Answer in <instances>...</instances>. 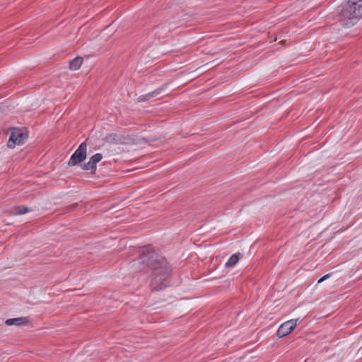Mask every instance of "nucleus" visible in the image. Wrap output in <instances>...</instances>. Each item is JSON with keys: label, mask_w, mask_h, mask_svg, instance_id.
Segmentation results:
<instances>
[{"label": "nucleus", "mask_w": 362, "mask_h": 362, "mask_svg": "<svg viewBox=\"0 0 362 362\" xmlns=\"http://www.w3.org/2000/svg\"><path fill=\"white\" fill-rule=\"evenodd\" d=\"M134 267L139 272L151 270L150 288L152 291L163 290L168 286L171 267L151 245L144 246L140 250L139 257L134 260Z\"/></svg>", "instance_id": "nucleus-1"}, {"label": "nucleus", "mask_w": 362, "mask_h": 362, "mask_svg": "<svg viewBox=\"0 0 362 362\" xmlns=\"http://www.w3.org/2000/svg\"><path fill=\"white\" fill-rule=\"evenodd\" d=\"M362 17V0H349L339 11L338 18L342 25L346 27L353 25Z\"/></svg>", "instance_id": "nucleus-2"}, {"label": "nucleus", "mask_w": 362, "mask_h": 362, "mask_svg": "<svg viewBox=\"0 0 362 362\" xmlns=\"http://www.w3.org/2000/svg\"><path fill=\"white\" fill-rule=\"evenodd\" d=\"M8 132H10V136L7 146L10 148H13L16 145L23 144L24 141L28 138L27 133L18 127L10 128Z\"/></svg>", "instance_id": "nucleus-3"}, {"label": "nucleus", "mask_w": 362, "mask_h": 362, "mask_svg": "<svg viewBox=\"0 0 362 362\" xmlns=\"http://www.w3.org/2000/svg\"><path fill=\"white\" fill-rule=\"evenodd\" d=\"M87 156V144L86 143L82 142L76 151L71 155L69 162V166H75L81 163Z\"/></svg>", "instance_id": "nucleus-4"}, {"label": "nucleus", "mask_w": 362, "mask_h": 362, "mask_svg": "<svg viewBox=\"0 0 362 362\" xmlns=\"http://www.w3.org/2000/svg\"><path fill=\"white\" fill-rule=\"evenodd\" d=\"M103 141L106 143L115 145L128 144L131 141V138L128 135L111 133L105 135Z\"/></svg>", "instance_id": "nucleus-5"}, {"label": "nucleus", "mask_w": 362, "mask_h": 362, "mask_svg": "<svg viewBox=\"0 0 362 362\" xmlns=\"http://www.w3.org/2000/svg\"><path fill=\"white\" fill-rule=\"evenodd\" d=\"M298 320V319L290 320L281 324L277 330V336L282 338L289 334L297 326Z\"/></svg>", "instance_id": "nucleus-6"}, {"label": "nucleus", "mask_w": 362, "mask_h": 362, "mask_svg": "<svg viewBox=\"0 0 362 362\" xmlns=\"http://www.w3.org/2000/svg\"><path fill=\"white\" fill-rule=\"evenodd\" d=\"M102 158L103 155L101 153H95L90 158V160L88 163L81 165V168L84 170H91V173L95 174L96 170V165L102 160Z\"/></svg>", "instance_id": "nucleus-7"}, {"label": "nucleus", "mask_w": 362, "mask_h": 362, "mask_svg": "<svg viewBox=\"0 0 362 362\" xmlns=\"http://www.w3.org/2000/svg\"><path fill=\"white\" fill-rule=\"evenodd\" d=\"M28 323V320L25 317H17V318H11L6 320L5 324L8 326L16 325L21 326L23 325H27Z\"/></svg>", "instance_id": "nucleus-8"}, {"label": "nucleus", "mask_w": 362, "mask_h": 362, "mask_svg": "<svg viewBox=\"0 0 362 362\" xmlns=\"http://www.w3.org/2000/svg\"><path fill=\"white\" fill-rule=\"evenodd\" d=\"M83 58L82 57H76L73 60L69 62V68L71 70H78L82 63H83Z\"/></svg>", "instance_id": "nucleus-9"}, {"label": "nucleus", "mask_w": 362, "mask_h": 362, "mask_svg": "<svg viewBox=\"0 0 362 362\" xmlns=\"http://www.w3.org/2000/svg\"><path fill=\"white\" fill-rule=\"evenodd\" d=\"M240 254H234L230 256L228 262L226 263V267H233L239 260Z\"/></svg>", "instance_id": "nucleus-10"}, {"label": "nucleus", "mask_w": 362, "mask_h": 362, "mask_svg": "<svg viewBox=\"0 0 362 362\" xmlns=\"http://www.w3.org/2000/svg\"><path fill=\"white\" fill-rule=\"evenodd\" d=\"M167 86V84H165L163 85V86L161 87H159L158 88H157L156 90H155L153 92H151V93H148L146 97H148V98H152V97H154L156 96L157 94L160 93L164 88L165 87ZM140 99L141 101H144L145 100V96L144 95H142L140 97Z\"/></svg>", "instance_id": "nucleus-11"}, {"label": "nucleus", "mask_w": 362, "mask_h": 362, "mask_svg": "<svg viewBox=\"0 0 362 362\" xmlns=\"http://www.w3.org/2000/svg\"><path fill=\"white\" fill-rule=\"evenodd\" d=\"M30 210L27 206H16L14 209L13 214L14 215H21L28 212Z\"/></svg>", "instance_id": "nucleus-12"}, {"label": "nucleus", "mask_w": 362, "mask_h": 362, "mask_svg": "<svg viewBox=\"0 0 362 362\" xmlns=\"http://www.w3.org/2000/svg\"><path fill=\"white\" fill-rule=\"evenodd\" d=\"M330 275H331L330 274H326V275L323 276L322 277H321V278L318 280L317 283H318V284L322 283V281H324L325 280H326L327 279H328V278L330 276Z\"/></svg>", "instance_id": "nucleus-13"}, {"label": "nucleus", "mask_w": 362, "mask_h": 362, "mask_svg": "<svg viewBox=\"0 0 362 362\" xmlns=\"http://www.w3.org/2000/svg\"><path fill=\"white\" fill-rule=\"evenodd\" d=\"M76 206H77V204H72V205L69 206V208H70V209H74V208H76Z\"/></svg>", "instance_id": "nucleus-14"}]
</instances>
